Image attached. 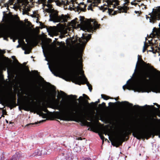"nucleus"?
<instances>
[{"instance_id":"1","label":"nucleus","mask_w":160,"mask_h":160,"mask_svg":"<svg viewBox=\"0 0 160 160\" xmlns=\"http://www.w3.org/2000/svg\"><path fill=\"white\" fill-rule=\"evenodd\" d=\"M138 68L136 73L137 81L141 83H146L150 82L152 84L150 86L151 91L156 93H160V80L155 74H153L152 71H158L157 69L147 63L142 59V56L138 55L135 72L136 68Z\"/></svg>"},{"instance_id":"2","label":"nucleus","mask_w":160,"mask_h":160,"mask_svg":"<svg viewBox=\"0 0 160 160\" xmlns=\"http://www.w3.org/2000/svg\"><path fill=\"white\" fill-rule=\"evenodd\" d=\"M56 106L57 109L61 111L59 115V119L61 120L67 121H72L74 120L73 118H75L77 119L76 121L81 122L82 125H86V123H88L87 120L90 121L85 108L79 107L78 111L76 109L78 108L76 107L62 105L59 103Z\"/></svg>"},{"instance_id":"3","label":"nucleus","mask_w":160,"mask_h":160,"mask_svg":"<svg viewBox=\"0 0 160 160\" xmlns=\"http://www.w3.org/2000/svg\"><path fill=\"white\" fill-rule=\"evenodd\" d=\"M72 64L73 66V78L75 81V83L79 85L86 84L90 92L92 90V87L88 81L87 78L84 74V71L82 70V66L81 67L83 74L82 77L79 75V68L80 65H82V62L78 59V55L74 54L73 57Z\"/></svg>"},{"instance_id":"4","label":"nucleus","mask_w":160,"mask_h":160,"mask_svg":"<svg viewBox=\"0 0 160 160\" xmlns=\"http://www.w3.org/2000/svg\"><path fill=\"white\" fill-rule=\"evenodd\" d=\"M132 135L138 139L141 138H146L147 139L150 138L152 136L154 138L155 135H158L160 134V128L156 130L155 132L152 131L141 130L140 129L133 130Z\"/></svg>"},{"instance_id":"5","label":"nucleus","mask_w":160,"mask_h":160,"mask_svg":"<svg viewBox=\"0 0 160 160\" xmlns=\"http://www.w3.org/2000/svg\"><path fill=\"white\" fill-rule=\"evenodd\" d=\"M10 98V99L7 102V106L10 108V109L15 107L17 106L20 104L19 100L18 99V104L16 103V95H13V92L11 91H8L4 92L2 90L0 92V98L3 99L5 97Z\"/></svg>"},{"instance_id":"6","label":"nucleus","mask_w":160,"mask_h":160,"mask_svg":"<svg viewBox=\"0 0 160 160\" xmlns=\"http://www.w3.org/2000/svg\"><path fill=\"white\" fill-rule=\"evenodd\" d=\"M132 131L130 129L127 131H123L120 134L116 137L111 141L112 145L116 147H118L122 145L123 142L125 141V138L128 135H130Z\"/></svg>"},{"instance_id":"7","label":"nucleus","mask_w":160,"mask_h":160,"mask_svg":"<svg viewBox=\"0 0 160 160\" xmlns=\"http://www.w3.org/2000/svg\"><path fill=\"white\" fill-rule=\"evenodd\" d=\"M158 9H152V12L148 14L150 17L146 15V18L147 19L149 18L150 22L154 23H155L157 20L160 19V7H158Z\"/></svg>"},{"instance_id":"8","label":"nucleus","mask_w":160,"mask_h":160,"mask_svg":"<svg viewBox=\"0 0 160 160\" xmlns=\"http://www.w3.org/2000/svg\"><path fill=\"white\" fill-rule=\"evenodd\" d=\"M50 19L54 22H66L67 21V16L63 14L58 16V12L52 13L50 15Z\"/></svg>"},{"instance_id":"9","label":"nucleus","mask_w":160,"mask_h":160,"mask_svg":"<svg viewBox=\"0 0 160 160\" xmlns=\"http://www.w3.org/2000/svg\"><path fill=\"white\" fill-rule=\"evenodd\" d=\"M39 90L40 91V92H42V93H40V94H39L40 97L44 100H46V101L47 102L51 103L54 101L56 100V92L55 91L54 93H50V95L48 97L47 99H46V98L44 96V94L45 93V91L46 90H42L41 88V87H39Z\"/></svg>"},{"instance_id":"10","label":"nucleus","mask_w":160,"mask_h":160,"mask_svg":"<svg viewBox=\"0 0 160 160\" xmlns=\"http://www.w3.org/2000/svg\"><path fill=\"white\" fill-rule=\"evenodd\" d=\"M92 22L87 24L84 28V30L89 32H95L96 29L99 28L100 24H98V22L95 20H93Z\"/></svg>"},{"instance_id":"11","label":"nucleus","mask_w":160,"mask_h":160,"mask_svg":"<svg viewBox=\"0 0 160 160\" xmlns=\"http://www.w3.org/2000/svg\"><path fill=\"white\" fill-rule=\"evenodd\" d=\"M91 35H89L86 37H83L82 39L77 37L76 38L77 41L80 43H82V44L85 47L88 42L91 39Z\"/></svg>"},{"instance_id":"12","label":"nucleus","mask_w":160,"mask_h":160,"mask_svg":"<svg viewBox=\"0 0 160 160\" xmlns=\"http://www.w3.org/2000/svg\"><path fill=\"white\" fill-rule=\"evenodd\" d=\"M160 36V28H158L154 27L153 28L152 33L149 35V37L151 38H154L156 37Z\"/></svg>"},{"instance_id":"13","label":"nucleus","mask_w":160,"mask_h":160,"mask_svg":"<svg viewBox=\"0 0 160 160\" xmlns=\"http://www.w3.org/2000/svg\"><path fill=\"white\" fill-rule=\"evenodd\" d=\"M149 45L150 48L148 50L147 49L148 52H152L153 53H155L156 52L160 53V47L159 48L157 46H155V48L152 46V44L151 42L149 43Z\"/></svg>"},{"instance_id":"14","label":"nucleus","mask_w":160,"mask_h":160,"mask_svg":"<svg viewBox=\"0 0 160 160\" xmlns=\"http://www.w3.org/2000/svg\"><path fill=\"white\" fill-rule=\"evenodd\" d=\"M108 4L109 6L110 7H111V6L113 7V8L116 7L117 6H118L119 5V0H108Z\"/></svg>"},{"instance_id":"15","label":"nucleus","mask_w":160,"mask_h":160,"mask_svg":"<svg viewBox=\"0 0 160 160\" xmlns=\"http://www.w3.org/2000/svg\"><path fill=\"white\" fill-rule=\"evenodd\" d=\"M63 155L64 156L67 160H72L73 159L72 155L70 150H68V151L65 152Z\"/></svg>"},{"instance_id":"16","label":"nucleus","mask_w":160,"mask_h":160,"mask_svg":"<svg viewBox=\"0 0 160 160\" xmlns=\"http://www.w3.org/2000/svg\"><path fill=\"white\" fill-rule=\"evenodd\" d=\"M117 103H119V104H128L130 106V107H132L133 106V104L132 103H129L127 101H123L122 102H120L119 101H118L117 102H116L114 103L112 102H109L108 103V105L109 106H111V107H113Z\"/></svg>"},{"instance_id":"17","label":"nucleus","mask_w":160,"mask_h":160,"mask_svg":"<svg viewBox=\"0 0 160 160\" xmlns=\"http://www.w3.org/2000/svg\"><path fill=\"white\" fill-rule=\"evenodd\" d=\"M17 35L18 36L19 38V37H20L22 39V40H23V41L24 43H25L23 40L24 39H26V42H28L29 41V39L28 38H26L27 37V35L25 33H23L22 34L17 33Z\"/></svg>"},{"instance_id":"18","label":"nucleus","mask_w":160,"mask_h":160,"mask_svg":"<svg viewBox=\"0 0 160 160\" xmlns=\"http://www.w3.org/2000/svg\"><path fill=\"white\" fill-rule=\"evenodd\" d=\"M33 101H28L27 102H24L23 103V105L27 108H30L32 106V103L34 102Z\"/></svg>"},{"instance_id":"19","label":"nucleus","mask_w":160,"mask_h":160,"mask_svg":"<svg viewBox=\"0 0 160 160\" xmlns=\"http://www.w3.org/2000/svg\"><path fill=\"white\" fill-rule=\"evenodd\" d=\"M59 73H61V74H58L56 72H52V73L56 77H58L60 78H62L63 79H64V78L62 75H63V76H66L67 75V73L65 72H59Z\"/></svg>"},{"instance_id":"20","label":"nucleus","mask_w":160,"mask_h":160,"mask_svg":"<svg viewBox=\"0 0 160 160\" xmlns=\"http://www.w3.org/2000/svg\"><path fill=\"white\" fill-rule=\"evenodd\" d=\"M55 2L56 3L57 6H61L63 5H66L68 3V1H61L60 2V1L55 0Z\"/></svg>"},{"instance_id":"21","label":"nucleus","mask_w":160,"mask_h":160,"mask_svg":"<svg viewBox=\"0 0 160 160\" xmlns=\"http://www.w3.org/2000/svg\"><path fill=\"white\" fill-rule=\"evenodd\" d=\"M20 156V153L18 152H17L15 154L12 156V158L11 159H8V160H17L19 158Z\"/></svg>"},{"instance_id":"22","label":"nucleus","mask_w":160,"mask_h":160,"mask_svg":"<svg viewBox=\"0 0 160 160\" xmlns=\"http://www.w3.org/2000/svg\"><path fill=\"white\" fill-rule=\"evenodd\" d=\"M133 88L135 91L138 92H140L143 90V87L140 85H136L133 87Z\"/></svg>"},{"instance_id":"23","label":"nucleus","mask_w":160,"mask_h":160,"mask_svg":"<svg viewBox=\"0 0 160 160\" xmlns=\"http://www.w3.org/2000/svg\"><path fill=\"white\" fill-rule=\"evenodd\" d=\"M131 80V79H129L128 81H127V84L123 86V89L124 90H125L126 89H127L130 90L131 89V87L130 85L128 84L129 81H130Z\"/></svg>"},{"instance_id":"24","label":"nucleus","mask_w":160,"mask_h":160,"mask_svg":"<svg viewBox=\"0 0 160 160\" xmlns=\"http://www.w3.org/2000/svg\"><path fill=\"white\" fill-rule=\"evenodd\" d=\"M147 40V38H146V41L144 42V45L143 47V52H144L147 49V48H149V46L147 43H146V40Z\"/></svg>"},{"instance_id":"25","label":"nucleus","mask_w":160,"mask_h":160,"mask_svg":"<svg viewBox=\"0 0 160 160\" xmlns=\"http://www.w3.org/2000/svg\"><path fill=\"white\" fill-rule=\"evenodd\" d=\"M102 98H103L104 100H107L108 99H113V98L109 96H107L105 94H102L101 95Z\"/></svg>"},{"instance_id":"26","label":"nucleus","mask_w":160,"mask_h":160,"mask_svg":"<svg viewBox=\"0 0 160 160\" xmlns=\"http://www.w3.org/2000/svg\"><path fill=\"white\" fill-rule=\"evenodd\" d=\"M99 99H98V101H96L95 102H92L91 103V104L92 105V108H94L97 107L98 103L100 102Z\"/></svg>"},{"instance_id":"27","label":"nucleus","mask_w":160,"mask_h":160,"mask_svg":"<svg viewBox=\"0 0 160 160\" xmlns=\"http://www.w3.org/2000/svg\"><path fill=\"white\" fill-rule=\"evenodd\" d=\"M152 107L155 110L157 115L160 117V109L158 108L155 107L153 106H152Z\"/></svg>"},{"instance_id":"28","label":"nucleus","mask_w":160,"mask_h":160,"mask_svg":"<svg viewBox=\"0 0 160 160\" xmlns=\"http://www.w3.org/2000/svg\"><path fill=\"white\" fill-rule=\"evenodd\" d=\"M98 135H99V136H100V137L101 139L102 140V143H103L104 142V139H105L106 141L108 140L107 139L105 138V137L102 134V133H98Z\"/></svg>"},{"instance_id":"29","label":"nucleus","mask_w":160,"mask_h":160,"mask_svg":"<svg viewBox=\"0 0 160 160\" xmlns=\"http://www.w3.org/2000/svg\"><path fill=\"white\" fill-rule=\"evenodd\" d=\"M106 104L104 102H103L101 104H99L98 105L99 108L101 109H102L103 107H106Z\"/></svg>"},{"instance_id":"30","label":"nucleus","mask_w":160,"mask_h":160,"mask_svg":"<svg viewBox=\"0 0 160 160\" xmlns=\"http://www.w3.org/2000/svg\"><path fill=\"white\" fill-rule=\"evenodd\" d=\"M84 102L86 105H88L90 108H92V105L91 104V103H89L88 100H85Z\"/></svg>"},{"instance_id":"31","label":"nucleus","mask_w":160,"mask_h":160,"mask_svg":"<svg viewBox=\"0 0 160 160\" xmlns=\"http://www.w3.org/2000/svg\"><path fill=\"white\" fill-rule=\"evenodd\" d=\"M4 58H5L7 60H8L9 62H7V64H8L9 63H11L12 62V61L11 59H9L8 58L6 57H4Z\"/></svg>"},{"instance_id":"32","label":"nucleus","mask_w":160,"mask_h":160,"mask_svg":"<svg viewBox=\"0 0 160 160\" xmlns=\"http://www.w3.org/2000/svg\"><path fill=\"white\" fill-rule=\"evenodd\" d=\"M55 0H48V4L47 5L48 7H49V6L50 5V4L52 2H54Z\"/></svg>"},{"instance_id":"33","label":"nucleus","mask_w":160,"mask_h":160,"mask_svg":"<svg viewBox=\"0 0 160 160\" xmlns=\"http://www.w3.org/2000/svg\"><path fill=\"white\" fill-rule=\"evenodd\" d=\"M113 11V10L111 8H108V12L109 14L111 15Z\"/></svg>"},{"instance_id":"34","label":"nucleus","mask_w":160,"mask_h":160,"mask_svg":"<svg viewBox=\"0 0 160 160\" xmlns=\"http://www.w3.org/2000/svg\"><path fill=\"white\" fill-rule=\"evenodd\" d=\"M4 157L3 156V154L2 153L0 155V160H4Z\"/></svg>"},{"instance_id":"35","label":"nucleus","mask_w":160,"mask_h":160,"mask_svg":"<svg viewBox=\"0 0 160 160\" xmlns=\"http://www.w3.org/2000/svg\"><path fill=\"white\" fill-rule=\"evenodd\" d=\"M134 12L135 13H138V15H137L138 16H139L140 15V14H141L142 12H141L140 11V12H139V11H134Z\"/></svg>"},{"instance_id":"36","label":"nucleus","mask_w":160,"mask_h":160,"mask_svg":"<svg viewBox=\"0 0 160 160\" xmlns=\"http://www.w3.org/2000/svg\"><path fill=\"white\" fill-rule=\"evenodd\" d=\"M4 112H5V115H7V112L5 110H2V117H4Z\"/></svg>"},{"instance_id":"37","label":"nucleus","mask_w":160,"mask_h":160,"mask_svg":"<svg viewBox=\"0 0 160 160\" xmlns=\"http://www.w3.org/2000/svg\"><path fill=\"white\" fill-rule=\"evenodd\" d=\"M83 96L85 98H86V99H90L89 97L86 95L84 94H83Z\"/></svg>"},{"instance_id":"38","label":"nucleus","mask_w":160,"mask_h":160,"mask_svg":"<svg viewBox=\"0 0 160 160\" xmlns=\"http://www.w3.org/2000/svg\"><path fill=\"white\" fill-rule=\"evenodd\" d=\"M36 151H37V152H35V153H37V154H36V155H38V156L40 155L41 153L40 152V151H39V150H36Z\"/></svg>"},{"instance_id":"39","label":"nucleus","mask_w":160,"mask_h":160,"mask_svg":"<svg viewBox=\"0 0 160 160\" xmlns=\"http://www.w3.org/2000/svg\"><path fill=\"white\" fill-rule=\"evenodd\" d=\"M38 123L36 122H35V123H29V124H27L26 125V126H31V125H32L37 124Z\"/></svg>"},{"instance_id":"40","label":"nucleus","mask_w":160,"mask_h":160,"mask_svg":"<svg viewBox=\"0 0 160 160\" xmlns=\"http://www.w3.org/2000/svg\"><path fill=\"white\" fill-rule=\"evenodd\" d=\"M70 96L72 98H73V99H76V98H77V96L76 95H70Z\"/></svg>"},{"instance_id":"41","label":"nucleus","mask_w":160,"mask_h":160,"mask_svg":"<svg viewBox=\"0 0 160 160\" xmlns=\"http://www.w3.org/2000/svg\"><path fill=\"white\" fill-rule=\"evenodd\" d=\"M102 10H103V12H105L106 10H108L109 8H108L107 7L104 8L103 7H102Z\"/></svg>"},{"instance_id":"42","label":"nucleus","mask_w":160,"mask_h":160,"mask_svg":"<svg viewBox=\"0 0 160 160\" xmlns=\"http://www.w3.org/2000/svg\"><path fill=\"white\" fill-rule=\"evenodd\" d=\"M80 21H81L82 22L83 21H84V17L80 16Z\"/></svg>"},{"instance_id":"43","label":"nucleus","mask_w":160,"mask_h":160,"mask_svg":"<svg viewBox=\"0 0 160 160\" xmlns=\"http://www.w3.org/2000/svg\"><path fill=\"white\" fill-rule=\"evenodd\" d=\"M133 107L134 108H142V107H141L139 106L138 105H135Z\"/></svg>"},{"instance_id":"44","label":"nucleus","mask_w":160,"mask_h":160,"mask_svg":"<svg viewBox=\"0 0 160 160\" xmlns=\"http://www.w3.org/2000/svg\"><path fill=\"white\" fill-rule=\"evenodd\" d=\"M41 26L42 27V28H45V25L43 24L42 23H41L40 24Z\"/></svg>"},{"instance_id":"45","label":"nucleus","mask_w":160,"mask_h":160,"mask_svg":"<svg viewBox=\"0 0 160 160\" xmlns=\"http://www.w3.org/2000/svg\"><path fill=\"white\" fill-rule=\"evenodd\" d=\"M131 4L132 5H135V6H136V5H138V3H134L133 2H131Z\"/></svg>"},{"instance_id":"46","label":"nucleus","mask_w":160,"mask_h":160,"mask_svg":"<svg viewBox=\"0 0 160 160\" xmlns=\"http://www.w3.org/2000/svg\"><path fill=\"white\" fill-rule=\"evenodd\" d=\"M42 110L44 112H47L48 111V110L47 109L45 108H43Z\"/></svg>"},{"instance_id":"47","label":"nucleus","mask_w":160,"mask_h":160,"mask_svg":"<svg viewBox=\"0 0 160 160\" xmlns=\"http://www.w3.org/2000/svg\"><path fill=\"white\" fill-rule=\"evenodd\" d=\"M83 160H92V159L89 158H84Z\"/></svg>"},{"instance_id":"48","label":"nucleus","mask_w":160,"mask_h":160,"mask_svg":"<svg viewBox=\"0 0 160 160\" xmlns=\"http://www.w3.org/2000/svg\"><path fill=\"white\" fill-rule=\"evenodd\" d=\"M78 9L79 10H80L81 11H83V9L82 8L79 6L78 7Z\"/></svg>"},{"instance_id":"49","label":"nucleus","mask_w":160,"mask_h":160,"mask_svg":"<svg viewBox=\"0 0 160 160\" xmlns=\"http://www.w3.org/2000/svg\"><path fill=\"white\" fill-rule=\"evenodd\" d=\"M65 37V35H64L63 34V35H62V34H61V35L60 36V37L61 38H64Z\"/></svg>"},{"instance_id":"50","label":"nucleus","mask_w":160,"mask_h":160,"mask_svg":"<svg viewBox=\"0 0 160 160\" xmlns=\"http://www.w3.org/2000/svg\"><path fill=\"white\" fill-rule=\"evenodd\" d=\"M30 53V52L29 51H25L24 52V54H28Z\"/></svg>"},{"instance_id":"51","label":"nucleus","mask_w":160,"mask_h":160,"mask_svg":"<svg viewBox=\"0 0 160 160\" xmlns=\"http://www.w3.org/2000/svg\"><path fill=\"white\" fill-rule=\"evenodd\" d=\"M153 104H154V105H156V106L157 107H159V106L160 105H159V104H157V103H154Z\"/></svg>"},{"instance_id":"52","label":"nucleus","mask_w":160,"mask_h":160,"mask_svg":"<svg viewBox=\"0 0 160 160\" xmlns=\"http://www.w3.org/2000/svg\"><path fill=\"white\" fill-rule=\"evenodd\" d=\"M12 39H13V42H15V41L17 39L16 38V37L13 38Z\"/></svg>"},{"instance_id":"53","label":"nucleus","mask_w":160,"mask_h":160,"mask_svg":"<svg viewBox=\"0 0 160 160\" xmlns=\"http://www.w3.org/2000/svg\"><path fill=\"white\" fill-rule=\"evenodd\" d=\"M19 22H20L21 24H22V25H24V23L22 22V21H20V20H19Z\"/></svg>"},{"instance_id":"54","label":"nucleus","mask_w":160,"mask_h":160,"mask_svg":"<svg viewBox=\"0 0 160 160\" xmlns=\"http://www.w3.org/2000/svg\"><path fill=\"white\" fill-rule=\"evenodd\" d=\"M12 58L13 60L16 59V57L15 56H14L12 57Z\"/></svg>"},{"instance_id":"55","label":"nucleus","mask_w":160,"mask_h":160,"mask_svg":"<svg viewBox=\"0 0 160 160\" xmlns=\"http://www.w3.org/2000/svg\"><path fill=\"white\" fill-rule=\"evenodd\" d=\"M79 99H80V100H82L83 99V97L82 96H80L79 98Z\"/></svg>"},{"instance_id":"56","label":"nucleus","mask_w":160,"mask_h":160,"mask_svg":"<svg viewBox=\"0 0 160 160\" xmlns=\"http://www.w3.org/2000/svg\"><path fill=\"white\" fill-rule=\"evenodd\" d=\"M116 101H117L119 99V97H118L114 98Z\"/></svg>"},{"instance_id":"57","label":"nucleus","mask_w":160,"mask_h":160,"mask_svg":"<svg viewBox=\"0 0 160 160\" xmlns=\"http://www.w3.org/2000/svg\"><path fill=\"white\" fill-rule=\"evenodd\" d=\"M14 0H9L10 2L11 3H12L13 2Z\"/></svg>"},{"instance_id":"58","label":"nucleus","mask_w":160,"mask_h":160,"mask_svg":"<svg viewBox=\"0 0 160 160\" xmlns=\"http://www.w3.org/2000/svg\"><path fill=\"white\" fill-rule=\"evenodd\" d=\"M0 51H1L2 52V54H4L5 53V51H2L0 49Z\"/></svg>"},{"instance_id":"59","label":"nucleus","mask_w":160,"mask_h":160,"mask_svg":"<svg viewBox=\"0 0 160 160\" xmlns=\"http://www.w3.org/2000/svg\"><path fill=\"white\" fill-rule=\"evenodd\" d=\"M78 140H82V138H81V137H79V138H78Z\"/></svg>"},{"instance_id":"60","label":"nucleus","mask_w":160,"mask_h":160,"mask_svg":"<svg viewBox=\"0 0 160 160\" xmlns=\"http://www.w3.org/2000/svg\"><path fill=\"white\" fill-rule=\"evenodd\" d=\"M3 68H4V70H6V67L4 65H3Z\"/></svg>"},{"instance_id":"61","label":"nucleus","mask_w":160,"mask_h":160,"mask_svg":"<svg viewBox=\"0 0 160 160\" xmlns=\"http://www.w3.org/2000/svg\"><path fill=\"white\" fill-rule=\"evenodd\" d=\"M60 92H61V93H62V94H66V93H65L64 92H63V91H60Z\"/></svg>"},{"instance_id":"62","label":"nucleus","mask_w":160,"mask_h":160,"mask_svg":"<svg viewBox=\"0 0 160 160\" xmlns=\"http://www.w3.org/2000/svg\"><path fill=\"white\" fill-rule=\"evenodd\" d=\"M46 121V120H42V121H40V122H39V123H40V122H44V121Z\"/></svg>"},{"instance_id":"63","label":"nucleus","mask_w":160,"mask_h":160,"mask_svg":"<svg viewBox=\"0 0 160 160\" xmlns=\"http://www.w3.org/2000/svg\"><path fill=\"white\" fill-rule=\"evenodd\" d=\"M27 70H28V72L30 73V71H29V68H27Z\"/></svg>"},{"instance_id":"64","label":"nucleus","mask_w":160,"mask_h":160,"mask_svg":"<svg viewBox=\"0 0 160 160\" xmlns=\"http://www.w3.org/2000/svg\"><path fill=\"white\" fill-rule=\"evenodd\" d=\"M141 6H142V5H143V6H144V8H146V6H145L143 4H141Z\"/></svg>"}]
</instances>
